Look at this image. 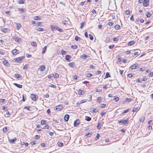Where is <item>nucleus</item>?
<instances>
[{"label":"nucleus","instance_id":"nucleus-51","mask_svg":"<svg viewBox=\"0 0 153 153\" xmlns=\"http://www.w3.org/2000/svg\"><path fill=\"white\" fill-rule=\"evenodd\" d=\"M84 22H82L81 23V24H80V28H82L83 26H84Z\"/></svg>","mask_w":153,"mask_h":153},{"label":"nucleus","instance_id":"nucleus-23","mask_svg":"<svg viewBox=\"0 0 153 153\" xmlns=\"http://www.w3.org/2000/svg\"><path fill=\"white\" fill-rule=\"evenodd\" d=\"M3 64L4 65H8V61L6 59H4L3 62Z\"/></svg>","mask_w":153,"mask_h":153},{"label":"nucleus","instance_id":"nucleus-47","mask_svg":"<svg viewBox=\"0 0 153 153\" xmlns=\"http://www.w3.org/2000/svg\"><path fill=\"white\" fill-rule=\"evenodd\" d=\"M88 35L90 39L91 40H92L94 38L90 34H89Z\"/></svg>","mask_w":153,"mask_h":153},{"label":"nucleus","instance_id":"nucleus-45","mask_svg":"<svg viewBox=\"0 0 153 153\" xmlns=\"http://www.w3.org/2000/svg\"><path fill=\"white\" fill-rule=\"evenodd\" d=\"M7 128L4 127L3 128V130L4 132H6L7 131Z\"/></svg>","mask_w":153,"mask_h":153},{"label":"nucleus","instance_id":"nucleus-29","mask_svg":"<svg viewBox=\"0 0 153 153\" xmlns=\"http://www.w3.org/2000/svg\"><path fill=\"white\" fill-rule=\"evenodd\" d=\"M36 30H37L40 31H44L45 30V29H44L43 28H38V29H36Z\"/></svg>","mask_w":153,"mask_h":153},{"label":"nucleus","instance_id":"nucleus-64","mask_svg":"<svg viewBox=\"0 0 153 153\" xmlns=\"http://www.w3.org/2000/svg\"><path fill=\"white\" fill-rule=\"evenodd\" d=\"M149 76L151 77L153 76V72H151L149 74Z\"/></svg>","mask_w":153,"mask_h":153},{"label":"nucleus","instance_id":"nucleus-36","mask_svg":"<svg viewBox=\"0 0 153 153\" xmlns=\"http://www.w3.org/2000/svg\"><path fill=\"white\" fill-rule=\"evenodd\" d=\"M16 140V138H15V139H12L11 140L9 139V141L11 142V143H13Z\"/></svg>","mask_w":153,"mask_h":153},{"label":"nucleus","instance_id":"nucleus-37","mask_svg":"<svg viewBox=\"0 0 153 153\" xmlns=\"http://www.w3.org/2000/svg\"><path fill=\"white\" fill-rule=\"evenodd\" d=\"M81 57L82 59H85L86 58L87 56L86 55L83 54L81 56Z\"/></svg>","mask_w":153,"mask_h":153},{"label":"nucleus","instance_id":"nucleus-54","mask_svg":"<svg viewBox=\"0 0 153 153\" xmlns=\"http://www.w3.org/2000/svg\"><path fill=\"white\" fill-rule=\"evenodd\" d=\"M49 95L48 94H47L45 95L44 96V97L48 98L49 97Z\"/></svg>","mask_w":153,"mask_h":153},{"label":"nucleus","instance_id":"nucleus-42","mask_svg":"<svg viewBox=\"0 0 153 153\" xmlns=\"http://www.w3.org/2000/svg\"><path fill=\"white\" fill-rule=\"evenodd\" d=\"M41 123L42 125H44L46 124V121L43 120H42L41 121Z\"/></svg>","mask_w":153,"mask_h":153},{"label":"nucleus","instance_id":"nucleus-21","mask_svg":"<svg viewBox=\"0 0 153 153\" xmlns=\"http://www.w3.org/2000/svg\"><path fill=\"white\" fill-rule=\"evenodd\" d=\"M71 58V57L69 55H67L65 56V59L68 61H69V59Z\"/></svg>","mask_w":153,"mask_h":153},{"label":"nucleus","instance_id":"nucleus-48","mask_svg":"<svg viewBox=\"0 0 153 153\" xmlns=\"http://www.w3.org/2000/svg\"><path fill=\"white\" fill-rule=\"evenodd\" d=\"M50 87H52L53 88H56V86L54 85L53 84H51L49 86Z\"/></svg>","mask_w":153,"mask_h":153},{"label":"nucleus","instance_id":"nucleus-14","mask_svg":"<svg viewBox=\"0 0 153 153\" xmlns=\"http://www.w3.org/2000/svg\"><path fill=\"white\" fill-rule=\"evenodd\" d=\"M13 85L19 88H22V85L16 83H14Z\"/></svg>","mask_w":153,"mask_h":153},{"label":"nucleus","instance_id":"nucleus-11","mask_svg":"<svg viewBox=\"0 0 153 153\" xmlns=\"http://www.w3.org/2000/svg\"><path fill=\"white\" fill-rule=\"evenodd\" d=\"M69 116L68 114H66L64 117V120L66 121L67 122L69 120Z\"/></svg>","mask_w":153,"mask_h":153},{"label":"nucleus","instance_id":"nucleus-18","mask_svg":"<svg viewBox=\"0 0 153 153\" xmlns=\"http://www.w3.org/2000/svg\"><path fill=\"white\" fill-rule=\"evenodd\" d=\"M14 76L16 78H20L22 77V76L19 74H16Z\"/></svg>","mask_w":153,"mask_h":153},{"label":"nucleus","instance_id":"nucleus-22","mask_svg":"<svg viewBox=\"0 0 153 153\" xmlns=\"http://www.w3.org/2000/svg\"><path fill=\"white\" fill-rule=\"evenodd\" d=\"M21 25L20 24L18 23H16V29L17 30H19L20 28Z\"/></svg>","mask_w":153,"mask_h":153},{"label":"nucleus","instance_id":"nucleus-30","mask_svg":"<svg viewBox=\"0 0 153 153\" xmlns=\"http://www.w3.org/2000/svg\"><path fill=\"white\" fill-rule=\"evenodd\" d=\"M120 27V26L118 25H117L114 26V28L115 29L118 30Z\"/></svg>","mask_w":153,"mask_h":153},{"label":"nucleus","instance_id":"nucleus-9","mask_svg":"<svg viewBox=\"0 0 153 153\" xmlns=\"http://www.w3.org/2000/svg\"><path fill=\"white\" fill-rule=\"evenodd\" d=\"M80 123V121L79 120L77 119L74 122V126H77Z\"/></svg>","mask_w":153,"mask_h":153},{"label":"nucleus","instance_id":"nucleus-53","mask_svg":"<svg viewBox=\"0 0 153 153\" xmlns=\"http://www.w3.org/2000/svg\"><path fill=\"white\" fill-rule=\"evenodd\" d=\"M90 68H91L92 69H95V66L92 65H91L90 66Z\"/></svg>","mask_w":153,"mask_h":153},{"label":"nucleus","instance_id":"nucleus-43","mask_svg":"<svg viewBox=\"0 0 153 153\" xmlns=\"http://www.w3.org/2000/svg\"><path fill=\"white\" fill-rule=\"evenodd\" d=\"M144 120H145V118L144 117H142L141 118H140V122L142 123V122H143Z\"/></svg>","mask_w":153,"mask_h":153},{"label":"nucleus","instance_id":"nucleus-8","mask_svg":"<svg viewBox=\"0 0 153 153\" xmlns=\"http://www.w3.org/2000/svg\"><path fill=\"white\" fill-rule=\"evenodd\" d=\"M23 59V56L20 57L16 58L15 59V61L16 62H21V61Z\"/></svg>","mask_w":153,"mask_h":153},{"label":"nucleus","instance_id":"nucleus-33","mask_svg":"<svg viewBox=\"0 0 153 153\" xmlns=\"http://www.w3.org/2000/svg\"><path fill=\"white\" fill-rule=\"evenodd\" d=\"M80 39V38L79 37H78L77 36H75V39L76 40V41H79V39Z\"/></svg>","mask_w":153,"mask_h":153},{"label":"nucleus","instance_id":"nucleus-40","mask_svg":"<svg viewBox=\"0 0 153 153\" xmlns=\"http://www.w3.org/2000/svg\"><path fill=\"white\" fill-rule=\"evenodd\" d=\"M18 2L19 4H23V0H18Z\"/></svg>","mask_w":153,"mask_h":153},{"label":"nucleus","instance_id":"nucleus-59","mask_svg":"<svg viewBox=\"0 0 153 153\" xmlns=\"http://www.w3.org/2000/svg\"><path fill=\"white\" fill-rule=\"evenodd\" d=\"M114 99L115 102L119 100V98L117 97L114 98Z\"/></svg>","mask_w":153,"mask_h":153},{"label":"nucleus","instance_id":"nucleus-32","mask_svg":"<svg viewBox=\"0 0 153 153\" xmlns=\"http://www.w3.org/2000/svg\"><path fill=\"white\" fill-rule=\"evenodd\" d=\"M53 76L55 78H58L59 76V74L57 73H55L53 74Z\"/></svg>","mask_w":153,"mask_h":153},{"label":"nucleus","instance_id":"nucleus-38","mask_svg":"<svg viewBox=\"0 0 153 153\" xmlns=\"http://www.w3.org/2000/svg\"><path fill=\"white\" fill-rule=\"evenodd\" d=\"M101 97H100L97 98V102L99 103L100 102Z\"/></svg>","mask_w":153,"mask_h":153},{"label":"nucleus","instance_id":"nucleus-1","mask_svg":"<svg viewBox=\"0 0 153 153\" xmlns=\"http://www.w3.org/2000/svg\"><path fill=\"white\" fill-rule=\"evenodd\" d=\"M129 120V118H128L126 120H118V123L120 124L125 125L127 124H128V121Z\"/></svg>","mask_w":153,"mask_h":153},{"label":"nucleus","instance_id":"nucleus-60","mask_svg":"<svg viewBox=\"0 0 153 153\" xmlns=\"http://www.w3.org/2000/svg\"><path fill=\"white\" fill-rule=\"evenodd\" d=\"M144 0H139L138 3L139 4H141L143 3Z\"/></svg>","mask_w":153,"mask_h":153},{"label":"nucleus","instance_id":"nucleus-5","mask_svg":"<svg viewBox=\"0 0 153 153\" xmlns=\"http://www.w3.org/2000/svg\"><path fill=\"white\" fill-rule=\"evenodd\" d=\"M13 38L16 42H19L21 41V39L16 36H13Z\"/></svg>","mask_w":153,"mask_h":153},{"label":"nucleus","instance_id":"nucleus-46","mask_svg":"<svg viewBox=\"0 0 153 153\" xmlns=\"http://www.w3.org/2000/svg\"><path fill=\"white\" fill-rule=\"evenodd\" d=\"M99 137H100V134H97L96 137L95 138V140H97L99 138Z\"/></svg>","mask_w":153,"mask_h":153},{"label":"nucleus","instance_id":"nucleus-41","mask_svg":"<svg viewBox=\"0 0 153 153\" xmlns=\"http://www.w3.org/2000/svg\"><path fill=\"white\" fill-rule=\"evenodd\" d=\"M108 25L110 26H112L113 25V23L112 22H109L108 23Z\"/></svg>","mask_w":153,"mask_h":153},{"label":"nucleus","instance_id":"nucleus-52","mask_svg":"<svg viewBox=\"0 0 153 153\" xmlns=\"http://www.w3.org/2000/svg\"><path fill=\"white\" fill-rule=\"evenodd\" d=\"M114 46V45H112L109 46V48L110 49H112Z\"/></svg>","mask_w":153,"mask_h":153},{"label":"nucleus","instance_id":"nucleus-19","mask_svg":"<svg viewBox=\"0 0 153 153\" xmlns=\"http://www.w3.org/2000/svg\"><path fill=\"white\" fill-rule=\"evenodd\" d=\"M18 10L21 11L22 13H24L25 12V10L22 8H19L18 9Z\"/></svg>","mask_w":153,"mask_h":153},{"label":"nucleus","instance_id":"nucleus-24","mask_svg":"<svg viewBox=\"0 0 153 153\" xmlns=\"http://www.w3.org/2000/svg\"><path fill=\"white\" fill-rule=\"evenodd\" d=\"M85 120L88 121H90L91 120V118L88 116H86L85 117Z\"/></svg>","mask_w":153,"mask_h":153},{"label":"nucleus","instance_id":"nucleus-12","mask_svg":"<svg viewBox=\"0 0 153 153\" xmlns=\"http://www.w3.org/2000/svg\"><path fill=\"white\" fill-rule=\"evenodd\" d=\"M12 53L14 55H16L19 53L18 52V50L16 49L13 50L12 51Z\"/></svg>","mask_w":153,"mask_h":153},{"label":"nucleus","instance_id":"nucleus-17","mask_svg":"<svg viewBox=\"0 0 153 153\" xmlns=\"http://www.w3.org/2000/svg\"><path fill=\"white\" fill-rule=\"evenodd\" d=\"M140 109L139 107L134 108L132 110V111L133 112H137Z\"/></svg>","mask_w":153,"mask_h":153},{"label":"nucleus","instance_id":"nucleus-27","mask_svg":"<svg viewBox=\"0 0 153 153\" xmlns=\"http://www.w3.org/2000/svg\"><path fill=\"white\" fill-rule=\"evenodd\" d=\"M61 52L62 55H65L66 54V52L63 50H61Z\"/></svg>","mask_w":153,"mask_h":153},{"label":"nucleus","instance_id":"nucleus-58","mask_svg":"<svg viewBox=\"0 0 153 153\" xmlns=\"http://www.w3.org/2000/svg\"><path fill=\"white\" fill-rule=\"evenodd\" d=\"M110 40V39L108 37H107L106 39H105V42H109Z\"/></svg>","mask_w":153,"mask_h":153},{"label":"nucleus","instance_id":"nucleus-13","mask_svg":"<svg viewBox=\"0 0 153 153\" xmlns=\"http://www.w3.org/2000/svg\"><path fill=\"white\" fill-rule=\"evenodd\" d=\"M135 43V42L134 41H131L130 42H128V45L129 46H131L132 45L134 44Z\"/></svg>","mask_w":153,"mask_h":153},{"label":"nucleus","instance_id":"nucleus-50","mask_svg":"<svg viewBox=\"0 0 153 153\" xmlns=\"http://www.w3.org/2000/svg\"><path fill=\"white\" fill-rule=\"evenodd\" d=\"M100 123H99L98 125L97 126V128L98 129H100L101 128V126H100Z\"/></svg>","mask_w":153,"mask_h":153},{"label":"nucleus","instance_id":"nucleus-15","mask_svg":"<svg viewBox=\"0 0 153 153\" xmlns=\"http://www.w3.org/2000/svg\"><path fill=\"white\" fill-rule=\"evenodd\" d=\"M78 93L79 95H81L84 93V92L83 90H78Z\"/></svg>","mask_w":153,"mask_h":153},{"label":"nucleus","instance_id":"nucleus-62","mask_svg":"<svg viewBox=\"0 0 153 153\" xmlns=\"http://www.w3.org/2000/svg\"><path fill=\"white\" fill-rule=\"evenodd\" d=\"M96 110V109H93L92 110H91V112L92 113H94V112H96L95 110Z\"/></svg>","mask_w":153,"mask_h":153},{"label":"nucleus","instance_id":"nucleus-34","mask_svg":"<svg viewBox=\"0 0 153 153\" xmlns=\"http://www.w3.org/2000/svg\"><path fill=\"white\" fill-rule=\"evenodd\" d=\"M92 75V74L90 73L86 74V76L87 77H89Z\"/></svg>","mask_w":153,"mask_h":153},{"label":"nucleus","instance_id":"nucleus-28","mask_svg":"<svg viewBox=\"0 0 153 153\" xmlns=\"http://www.w3.org/2000/svg\"><path fill=\"white\" fill-rule=\"evenodd\" d=\"M109 77H110V75L109 73L107 72L105 76V78H107Z\"/></svg>","mask_w":153,"mask_h":153},{"label":"nucleus","instance_id":"nucleus-2","mask_svg":"<svg viewBox=\"0 0 153 153\" xmlns=\"http://www.w3.org/2000/svg\"><path fill=\"white\" fill-rule=\"evenodd\" d=\"M51 29L52 30H57L60 32H62L63 31L62 29L58 27L56 25H52L51 26Z\"/></svg>","mask_w":153,"mask_h":153},{"label":"nucleus","instance_id":"nucleus-7","mask_svg":"<svg viewBox=\"0 0 153 153\" xmlns=\"http://www.w3.org/2000/svg\"><path fill=\"white\" fill-rule=\"evenodd\" d=\"M64 107L62 105H60L56 106V109L58 111H60Z\"/></svg>","mask_w":153,"mask_h":153},{"label":"nucleus","instance_id":"nucleus-16","mask_svg":"<svg viewBox=\"0 0 153 153\" xmlns=\"http://www.w3.org/2000/svg\"><path fill=\"white\" fill-rule=\"evenodd\" d=\"M47 50V46H45L43 49L42 53V54H44L45 53Z\"/></svg>","mask_w":153,"mask_h":153},{"label":"nucleus","instance_id":"nucleus-61","mask_svg":"<svg viewBox=\"0 0 153 153\" xmlns=\"http://www.w3.org/2000/svg\"><path fill=\"white\" fill-rule=\"evenodd\" d=\"M5 100L4 99H0V103H3L5 101Z\"/></svg>","mask_w":153,"mask_h":153},{"label":"nucleus","instance_id":"nucleus-26","mask_svg":"<svg viewBox=\"0 0 153 153\" xmlns=\"http://www.w3.org/2000/svg\"><path fill=\"white\" fill-rule=\"evenodd\" d=\"M31 45L34 47H36L37 46V43L36 42H32L31 43Z\"/></svg>","mask_w":153,"mask_h":153},{"label":"nucleus","instance_id":"nucleus-10","mask_svg":"<svg viewBox=\"0 0 153 153\" xmlns=\"http://www.w3.org/2000/svg\"><path fill=\"white\" fill-rule=\"evenodd\" d=\"M45 65H42L40 66V68H39V69L41 71H42L45 70Z\"/></svg>","mask_w":153,"mask_h":153},{"label":"nucleus","instance_id":"nucleus-56","mask_svg":"<svg viewBox=\"0 0 153 153\" xmlns=\"http://www.w3.org/2000/svg\"><path fill=\"white\" fill-rule=\"evenodd\" d=\"M26 56L28 58H30L31 57V55H29L28 53H26Z\"/></svg>","mask_w":153,"mask_h":153},{"label":"nucleus","instance_id":"nucleus-39","mask_svg":"<svg viewBox=\"0 0 153 153\" xmlns=\"http://www.w3.org/2000/svg\"><path fill=\"white\" fill-rule=\"evenodd\" d=\"M74 65V62H71L69 63L68 64V65L70 66V67H73V65Z\"/></svg>","mask_w":153,"mask_h":153},{"label":"nucleus","instance_id":"nucleus-55","mask_svg":"<svg viewBox=\"0 0 153 153\" xmlns=\"http://www.w3.org/2000/svg\"><path fill=\"white\" fill-rule=\"evenodd\" d=\"M101 105H102L100 107L101 108H104L106 106V105L105 104H102Z\"/></svg>","mask_w":153,"mask_h":153},{"label":"nucleus","instance_id":"nucleus-44","mask_svg":"<svg viewBox=\"0 0 153 153\" xmlns=\"http://www.w3.org/2000/svg\"><path fill=\"white\" fill-rule=\"evenodd\" d=\"M130 110V109H127L125 110H124V111L122 113L123 114L127 113Z\"/></svg>","mask_w":153,"mask_h":153},{"label":"nucleus","instance_id":"nucleus-35","mask_svg":"<svg viewBox=\"0 0 153 153\" xmlns=\"http://www.w3.org/2000/svg\"><path fill=\"white\" fill-rule=\"evenodd\" d=\"M78 47L77 45H72L71 46V48L74 49H75L77 48Z\"/></svg>","mask_w":153,"mask_h":153},{"label":"nucleus","instance_id":"nucleus-57","mask_svg":"<svg viewBox=\"0 0 153 153\" xmlns=\"http://www.w3.org/2000/svg\"><path fill=\"white\" fill-rule=\"evenodd\" d=\"M128 77L131 78L133 76L131 74H128Z\"/></svg>","mask_w":153,"mask_h":153},{"label":"nucleus","instance_id":"nucleus-25","mask_svg":"<svg viewBox=\"0 0 153 153\" xmlns=\"http://www.w3.org/2000/svg\"><path fill=\"white\" fill-rule=\"evenodd\" d=\"M34 19L35 20H40L41 19V18L39 16H36L34 17Z\"/></svg>","mask_w":153,"mask_h":153},{"label":"nucleus","instance_id":"nucleus-49","mask_svg":"<svg viewBox=\"0 0 153 153\" xmlns=\"http://www.w3.org/2000/svg\"><path fill=\"white\" fill-rule=\"evenodd\" d=\"M49 127V126L48 125H46L43 128L44 129H46V128L48 129Z\"/></svg>","mask_w":153,"mask_h":153},{"label":"nucleus","instance_id":"nucleus-3","mask_svg":"<svg viewBox=\"0 0 153 153\" xmlns=\"http://www.w3.org/2000/svg\"><path fill=\"white\" fill-rule=\"evenodd\" d=\"M37 96L36 94H32L30 96V97L31 99L34 101H36L37 100L38 97Z\"/></svg>","mask_w":153,"mask_h":153},{"label":"nucleus","instance_id":"nucleus-20","mask_svg":"<svg viewBox=\"0 0 153 153\" xmlns=\"http://www.w3.org/2000/svg\"><path fill=\"white\" fill-rule=\"evenodd\" d=\"M1 31L4 33H6L7 31V29L5 28H1Z\"/></svg>","mask_w":153,"mask_h":153},{"label":"nucleus","instance_id":"nucleus-63","mask_svg":"<svg viewBox=\"0 0 153 153\" xmlns=\"http://www.w3.org/2000/svg\"><path fill=\"white\" fill-rule=\"evenodd\" d=\"M59 146H60V147H62L63 146V143H60L59 145H58Z\"/></svg>","mask_w":153,"mask_h":153},{"label":"nucleus","instance_id":"nucleus-31","mask_svg":"<svg viewBox=\"0 0 153 153\" xmlns=\"http://www.w3.org/2000/svg\"><path fill=\"white\" fill-rule=\"evenodd\" d=\"M146 16L148 18H149L151 16V14L149 12H147L146 13Z\"/></svg>","mask_w":153,"mask_h":153},{"label":"nucleus","instance_id":"nucleus-6","mask_svg":"<svg viewBox=\"0 0 153 153\" xmlns=\"http://www.w3.org/2000/svg\"><path fill=\"white\" fill-rule=\"evenodd\" d=\"M131 69H135L139 68L138 64H135L133 65H131L130 67Z\"/></svg>","mask_w":153,"mask_h":153},{"label":"nucleus","instance_id":"nucleus-4","mask_svg":"<svg viewBox=\"0 0 153 153\" xmlns=\"http://www.w3.org/2000/svg\"><path fill=\"white\" fill-rule=\"evenodd\" d=\"M149 3V0H144L143 2V5L144 7H146L148 6Z\"/></svg>","mask_w":153,"mask_h":153}]
</instances>
